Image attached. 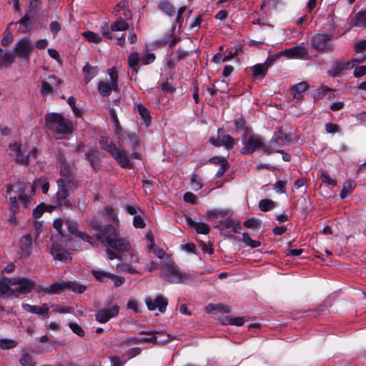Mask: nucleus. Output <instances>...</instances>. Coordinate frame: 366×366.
Listing matches in <instances>:
<instances>
[{"instance_id":"1","label":"nucleus","mask_w":366,"mask_h":366,"mask_svg":"<svg viewBox=\"0 0 366 366\" xmlns=\"http://www.w3.org/2000/svg\"><path fill=\"white\" fill-rule=\"evenodd\" d=\"M89 231L94 232L96 239L104 246L118 252H128L131 249L130 242L121 237L116 227L112 224H102L97 220H92Z\"/></svg>"},{"instance_id":"2","label":"nucleus","mask_w":366,"mask_h":366,"mask_svg":"<svg viewBox=\"0 0 366 366\" xmlns=\"http://www.w3.org/2000/svg\"><path fill=\"white\" fill-rule=\"evenodd\" d=\"M242 143L244 146L240 153L243 155L252 154L257 149H262L266 153H271L274 150V147L264 142L260 136L253 134L252 128L246 129L242 135Z\"/></svg>"},{"instance_id":"3","label":"nucleus","mask_w":366,"mask_h":366,"mask_svg":"<svg viewBox=\"0 0 366 366\" xmlns=\"http://www.w3.org/2000/svg\"><path fill=\"white\" fill-rule=\"evenodd\" d=\"M99 143L100 148L109 152L120 167L127 169L133 168V164L129 160V157L124 149H120L117 148L113 142H109L108 137L105 136L100 137Z\"/></svg>"},{"instance_id":"4","label":"nucleus","mask_w":366,"mask_h":366,"mask_svg":"<svg viewBox=\"0 0 366 366\" xmlns=\"http://www.w3.org/2000/svg\"><path fill=\"white\" fill-rule=\"evenodd\" d=\"M159 269L160 277L169 283L178 284L184 281V275L175 262L169 258L162 261Z\"/></svg>"},{"instance_id":"5","label":"nucleus","mask_w":366,"mask_h":366,"mask_svg":"<svg viewBox=\"0 0 366 366\" xmlns=\"http://www.w3.org/2000/svg\"><path fill=\"white\" fill-rule=\"evenodd\" d=\"M56 184L58 190L55 194V204L58 207L71 209L74 204V200L70 196V191H73L78 187H74L70 183H66L62 179H57Z\"/></svg>"},{"instance_id":"6","label":"nucleus","mask_w":366,"mask_h":366,"mask_svg":"<svg viewBox=\"0 0 366 366\" xmlns=\"http://www.w3.org/2000/svg\"><path fill=\"white\" fill-rule=\"evenodd\" d=\"M45 120L48 129L56 134H68L74 131L72 122L64 116H46Z\"/></svg>"},{"instance_id":"7","label":"nucleus","mask_w":366,"mask_h":366,"mask_svg":"<svg viewBox=\"0 0 366 366\" xmlns=\"http://www.w3.org/2000/svg\"><path fill=\"white\" fill-rule=\"evenodd\" d=\"M139 334L152 335L150 337H141L142 343H153L157 346L165 345L175 339V337L163 330H141Z\"/></svg>"},{"instance_id":"8","label":"nucleus","mask_w":366,"mask_h":366,"mask_svg":"<svg viewBox=\"0 0 366 366\" xmlns=\"http://www.w3.org/2000/svg\"><path fill=\"white\" fill-rule=\"evenodd\" d=\"M9 285H18L11 290V295L14 297H19V295H26L32 291L35 282L26 277H15L8 280Z\"/></svg>"},{"instance_id":"9","label":"nucleus","mask_w":366,"mask_h":366,"mask_svg":"<svg viewBox=\"0 0 366 366\" xmlns=\"http://www.w3.org/2000/svg\"><path fill=\"white\" fill-rule=\"evenodd\" d=\"M34 49L32 41L28 37H23L19 39L13 49V54L15 57L29 61Z\"/></svg>"},{"instance_id":"10","label":"nucleus","mask_w":366,"mask_h":366,"mask_svg":"<svg viewBox=\"0 0 366 366\" xmlns=\"http://www.w3.org/2000/svg\"><path fill=\"white\" fill-rule=\"evenodd\" d=\"M333 36L327 34H317L311 39L312 48L318 51L331 52L335 46L331 43Z\"/></svg>"},{"instance_id":"11","label":"nucleus","mask_w":366,"mask_h":366,"mask_svg":"<svg viewBox=\"0 0 366 366\" xmlns=\"http://www.w3.org/2000/svg\"><path fill=\"white\" fill-rule=\"evenodd\" d=\"M111 82L101 81L98 84V91L103 97H109L112 91L118 90V74L115 67L108 70Z\"/></svg>"},{"instance_id":"12","label":"nucleus","mask_w":366,"mask_h":366,"mask_svg":"<svg viewBox=\"0 0 366 366\" xmlns=\"http://www.w3.org/2000/svg\"><path fill=\"white\" fill-rule=\"evenodd\" d=\"M208 142L214 147H224L228 150L232 149L235 144L234 138L226 134L222 128L218 129L216 138L211 137Z\"/></svg>"},{"instance_id":"13","label":"nucleus","mask_w":366,"mask_h":366,"mask_svg":"<svg viewBox=\"0 0 366 366\" xmlns=\"http://www.w3.org/2000/svg\"><path fill=\"white\" fill-rule=\"evenodd\" d=\"M58 167L59 168V174L61 176V178L59 179H62L66 183H70L74 187H81L80 181L74 177V169L69 162L60 165Z\"/></svg>"},{"instance_id":"14","label":"nucleus","mask_w":366,"mask_h":366,"mask_svg":"<svg viewBox=\"0 0 366 366\" xmlns=\"http://www.w3.org/2000/svg\"><path fill=\"white\" fill-rule=\"evenodd\" d=\"M145 304L149 311L158 309L161 313H163L167 310L168 300L163 295H157L154 299L150 297L147 298L145 300Z\"/></svg>"},{"instance_id":"15","label":"nucleus","mask_w":366,"mask_h":366,"mask_svg":"<svg viewBox=\"0 0 366 366\" xmlns=\"http://www.w3.org/2000/svg\"><path fill=\"white\" fill-rule=\"evenodd\" d=\"M119 307L117 305H114L109 309H102L99 310L96 315V320L99 323H106L111 318L114 317L119 315Z\"/></svg>"},{"instance_id":"16","label":"nucleus","mask_w":366,"mask_h":366,"mask_svg":"<svg viewBox=\"0 0 366 366\" xmlns=\"http://www.w3.org/2000/svg\"><path fill=\"white\" fill-rule=\"evenodd\" d=\"M281 54L290 59H303L308 54V50L303 46H296L285 49Z\"/></svg>"},{"instance_id":"17","label":"nucleus","mask_w":366,"mask_h":366,"mask_svg":"<svg viewBox=\"0 0 366 366\" xmlns=\"http://www.w3.org/2000/svg\"><path fill=\"white\" fill-rule=\"evenodd\" d=\"M215 227L221 231L231 229L234 233H239L242 229L240 222H235L229 217L220 220L219 224Z\"/></svg>"},{"instance_id":"18","label":"nucleus","mask_w":366,"mask_h":366,"mask_svg":"<svg viewBox=\"0 0 366 366\" xmlns=\"http://www.w3.org/2000/svg\"><path fill=\"white\" fill-rule=\"evenodd\" d=\"M32 237L31 234L23 235L19 240V253L22 257H27L31 254Z\"/></svg>"},{"instance_id":"19","label":"nucleus","mask_w":366,"mask_h":366,"mask_svg":"<svg viewBox=\"0 0 366 366\" xmlns=\"http://www.w3.org/2000/svg\"><path fill=\"white\" fill-rule=\"evenodd\" d=\"M51 254L54 259L64 262H66L68 259H71L70 256L71 254L58 244H52L51 247Z\"/></svg>"},{"instance_id":"20","label":"nucleus","mask_w":366,"mask_h":366,"mask_svg":"<svg viewBox=\"0 0 366 366\" xmlns=\"http://www.w3.org/2000/svg\"><path fill=\"white\" fill-rule=\"evenodd\" d=\"M274 58H267L266 61L263 64H257L252 66L253 76L257 79L263 78L268 70V68L272 65Z\"/></svg>"},{"instance_id":"21","label":"nucleus","mask_w":366,"mask_h":366,"mask_svg":"<svg viewBox=\"0 0 366 366\" xmlns=\"http://www.w3.org/2000/svg\"><path fill=\"white\" fill-rule=\"evenodd\" d=\"M22 308L30 313L37 314L42 317L43 319L48 317L49 308L47 304L44 303L41 306L31 305L27 303L22 304Z\"/></svg>"},{"instance_id":"22","label":"nucleus","mask_w":366,"mask_h":366,"mask_svg":"<svg viewBox=\"0 0 366 366\" xmlns=\"http://www.w3.org/2000/svg\"><path fill=\"white\" fill-rule=\"evenodd\" d=\"M290 142H291L290 136L284 133L282 127H279L278 130L274 132L268 145H272L274 149L276 145H282L284 143Z\"/></svg>"},{"instance_id":"23","label":"nucleus","mask_w":366,"mask_h":366,"mask_svg":"<svg viewBox=\"0 0 366 366\" xmlns=\"http://www.w3.org/2000/svg\"><path fill=\"white\" fill-rule=\"evenodd\" d=\"M114 13L117 16L122 15V18L127 20L132 19V13L129 10V2L127 1H122L119 2L114 8Z\"/></svg>"},{"instance_id":"24","label":"nucleus","mask_w":366,"mask_h":366,"mask_svg":"<svg viewBox=\"0 0 366 366\" xmlns=\"http://www.w3.org/2000/svg\"><path fill=\"white\" fill-rule=\"evenodd\" d=\"M100 152L96 149H90L85 153L86 159L89 162L94 170L99 169L101 166Z\"/></svg>"},{"instance_id":"25","label":"nucleus","mask_w":366,"mask_h":366,"mask_svg":"<svg viewBox=\"0 0 366 366\" xmlns=\"http://www.w3.org/2000/svg\"><path fill=\"white\" fill-rule=\"evenodd\" d=\"M186 220L187 224L190 227L194 228L197 233L202 234H207L209 233L210 227L207 224L204 222H196L189 216H187Z\"/></svg>"},{"instance_id":"26","label":"nucleus","mask_w":366,"mask_h":366,"mask_svg":"<svg viewBox=\"0 0 366 366\" xmlns=\"http://www.w3.org/2000/svg\"><path fill=\"white\" fill-rule=\"evenodd\" d=\"M352 24L354 26L366 28V9L355 14Z\"/></svg>"},{"instance_id":"27","label":"nucleus","mask_w":366,"mask_h":366,"mask_svg":"<svg viewBox=\"0 0 366 366\" xmlns=\"http://www.w3.org/2000/svg\"><path fill=\"white\" fill-rule=\"evenodd\" d=\"M66 290H70L76 293L82 294L86 290V287L84 285L80 284L76 281H65Z\"/></svg>"},{"instance_id":"28","label":"nucleus","mask_w":366,"mask_h":366,"mask_svg":"<svg viewBox=\"0 0 366 366\" xmlns=\"http://www.w3.org/2000/svg\"><path fill=\"white\" fill-rule=\"evenodd\" d=\"M214 311H218L222 313H230L231 308L228 305L222 304H209L205 307V312L208 314L213 312Z\"/></svg>"},{"instance_id":"29","label":"nucleus","mask_w":366,"mask_h":366,"mask_svg":"<svg viewBox=\"0 0 366 366\" xmlns=\"http://www.w3.org/2000/svg\"><path fill=\"white\" fill-rule=\"evenodd\" d=\"M356 182L354 180H347L344 184L342 189L340 192V197L341 199L346 198L348 195H350L352 192L356 187Z\"/></svg>"},{"instance_id":"30","label":"nucleus","mask_w":366,"mask_h":366,"mask_svg":"<svg viewBox=\"0 0 366 366\" xmlns=\"http://www.w3.org/2000/svg\"><path fill=\"white\" fill-rule=\"evenodd\" d=\"M128 139L130 142V146L133 149H137L139 147V138L135 132H124V137H122V139Z\"/></svg>"},{"instance_id":"31","label":"nucleus","mask_w":366,"mask_h":366,"mask_svg":"<svg viewBox=\"0 0 366 366\" xmlns=\"http://www.w3.org/2000/svg\"><path fill=\"white\" fill-rule=\"evenodd\" d=\"M66 290L65 281L55 282L47 288V294H61Z\"/></svg>"},{"instance_id":"32","label":"nucleus","mask_w":366,"mask_h":366,"mask_svg":"<svg viewBox=\"0 0 366 366\" xmlns=\"http://www.w3.org/2000/svg\"><path fill=\"white\" fill-rule=\"evenodd\" d=\"M129 28V25L127 22L122 18V15H120V16L117 17V19L116 21L113 22L111 24V31H126Z\"/></svg>"},{"instance_id":"33","label":"nucleus","mask_w":366,"mask_h":366,"mask_svg":"<svg viewBox=\"0 0 366 366\" xmlns=\"http://www.w3.org/2000/svg\"><path fill=\"white\" fill-rule=\"evenodd\" d=\"M98 71L99 70L97 66H92L86 63L83 67V73L86 81L88 82L93 79L97 74Z\"/></svg>"},{"instance_id":"34","label":"nucleus","mask_w":366,"mask_h":366,"mask_svg":"<svg viewBox=\"0 0 366 366\" xmlns=\"http://www.w3.org/2000/svg\"><path fill=\"white\" fill-rule=\"evenodd\" d=\"M14 61V56L11 52H4L0 49V66H9Z\"/></svg>"},{"instance_id":"35","label":"nucleus","mask_w":366,"mask_h":366,"mask_svg":"<svg viewBox=\"0 0 366 366\" xmlns=\"http://www.w3.org/2000/svg\"><path fill=\"white\" fill-rule=\"evenodd\" d=\"M307 88L306 82L302 81L297 84L294 85L292 87V94L294 98L300 99L302 97V92H305Z\"/></svg>"},{"instance_id":"36","label":"nucleus","mask_w":366,"mask_h":366,"mask_svg":"<svg viewBox=\"0 0 366 366\" xmlns=\"http://www.w3.org/2000/svg\"><path fill=\"white\" fill-rule=\"evenodd\" d=\"M19 24L21 26L19 28V33L24 34L27 32L31 29L30 18L27 14L24 15L20 20L14 22V24Z\"/></svg>"},{"instance_id":"37","label":"nucleus","mask_w":366,"mask_h":366,"mask_svg":"<svg viewBox=\"0 0 366 366\" xmlns=\"http://www.w3.org/2000/svg\"><path fill=\"white\" fill-rule=\"evenodd\" d=\"M158 8L169 16H174L176 13L174 6L167 1H162L158 5Z\"/></svg>"},{"instance_id":"38","label":"nucleus","mask_w":366,"mask_h":366,"mask_svg":"<svg viewBox=\"0 0 366 366\" xmlns=\"http://www.w3.org/2000/svg\"><path fill=\"white\" fill-rule=\"evenodd\" d=\"M351 62L337 64L332 69L328 71L329 74L332 76H338L343 70L348 69L350 67Z\"/></svg>"},{"instance_id":"39","label":"nucleus","mask_w":366,"mask_h":366,"mask_svg":"<svg viewBox=\"0 0 366 366\" xmlns=\"http://www.w3.org/2000/svg\"><path fill=\"white\" fill-rule=\"evenodd\" d=\"M318 173L320 174V179L323 184L332 186H335L337 184V181L331 178L327 171L325 169H320Z\"/></svg>"},{"instance_id":"40","label":"nucleus","mask_w":366,"mask_h":366,"mask_svg":"<svg viewBox=\"0 0 366 366\" xmlns=\"http://www.w3.org/2000/svg\"><path fill=\"white\" fill-rule=\"evenodd\" d=\"M259 208L262 212H268L276 207V202L269 199H263L259 202Z\"/></svg>"},{"instance_id":"41","label":"nucleus","mask_w":366,"mask_h":366,"mask_svg":"<svg viewBox=\"0 0 366 366\" xmlns=\"http://www.w3.org/2000/svg\"><path fill=\"white\" fill-rule=\"evenodd\" d=\"M111 122L113 123L114 126V133L117 136L119 141L122 140V137H124L123 129L120 124V122L118 119V116H111Z\"/></svg>"},{"instance_id":"42","label":"nucleus","mask_w":366,"mask_h":366,"mask_svg":"<svg viewBox=\"0 0 366 366\" xmlns=\"http://www.w3.org/2000/svg\"><path fill=\"white\" fill-rule=\"evenodd\" d=\"M65 224L67 227L68 232L76 237L79 238L80 234L84 233V232H79L78 230V224L76 222L71 221L70 219H67L65 222Z\"/></svg>"},{"instance_id":"43","label":"nucleus","mask_w":366,"mask_h":366,"mask_svg":"<svg viewBox=\"0 0 366 366\" xmlns=\"http://www.w3.org/2000/svg\"><path fill=\"white\" fill-rule=\"evenodd\" d=\"M327 94H328L327 98L330 99L332 97V93L331 92L330 89L326 86H322L320 88L317 89L313 94V97L315 99H322Z\"/></svg>"},{"instance_id":"44","label":"nucleus","mask_w":366,"mask_h":366,"mask_svg":"<svg viewBox=\"0 0 366 366\" xmlns=\"http://www.w3.org/2000/svg\"><path fill=\"white\" fill-rule=\"evenodd\" d=\"M13 24H14V22H13V21L10 22L4 31V36L1 39V44L4 46H6L9 45L13 41V36L10 31V27Z\"/></svg>"},{"instance_id":"45","label":"nucleus","mask_w":366,"mask_h":366,"mask_svg":"<svg viewBox=\"0 0 366 366\" xmlns=\"http://www.w3.org/2000/svg\"><path fill=\"white\" fill-rule=\"evenodd\" d=\"M141 58L139 57V55L137 52L132 53L128 58V64L129 66L133 69L135 72H137V65L139 62Z\"/></svg>"},{"instance_id":"46","label":"nucleus","mask_w":366,"mask_h":366,"mask_svg":"<svg viewBox=\"0 0 366 366\" xmlns=\"http://www.w3.org/2000/svg\"><path fill=\"white\" fill-rule=\"evenodd\" d=\"M83 36L90 43L99 44L102 40L99 34L90 31L84 32Z\"/></svg>"},{"instance_id":"47","label":"nucleus","mask_w":366,"mask_h":366,"mask_svg":"<svg viewBox=\"0 0 366 366\" xmlns=\"http://www.w3.org/2000/svg\"><path fill=\"white\" fill-rule=\"evenodd\" d=\"M92 275L99 282H106V279H109L112 276V273L105 271L95 270L92 271Z\"/></svg>"},{"instance_id":"48","label":"nucleus","mask_w":366,"mask_h":366,"mask_svg":"<svg viewBox=\"0 0 366 366\" xmlns=\"http://www.w3.org/2000/svg\"><path fill=\"white\" fill-rule=\"evenodd\" d=\"M242 240L243 242L251 248H257L261 245V242L259 241L253 240L248 232H244L242 234Z\"/></svg>"},{"instance_id":"49","label":"nucleus","mask_w":366,"mask_h":366,"mask_svg":"<svg viewBox=\"0 0 366 366\" xmlns=\"http://www.w3.org/2000/svg\"><path fill=\"white\" fill-rule=\"evenodd\" d=\"M242 240L243 242L251 248H257L261 245V242L259 241L253 240L248 232H244L242 234Z\"/></svg>"},{"instance_id":"50","label":"nucleus","mask_w":366,"mask_h":366,"mask_svg":"<svg viewBox=\"0 0 366 366\" xmlns=\"http://www.w3.org/2000/svg\"><path fill=\"white\" fill-rule=\"evenodd\" d=\"M242 240L243 242L251 248H257L261 245V242L259 241L253 240L248 232H244L242 234Z\"/></svg>"},{"instance_id":"51","label":"nucleus","mask_w":366,"mask_h":366,"mask_svg":"<svg viewBox=\"0 0 366 366\" xmlns=\"http://www.w3.org/2000/svg\"><path fill=\"white\" fill-rule=\"evenodd\" d=\"M242 240L243 242L251 248H257L261 245V242L259 241L253 240L248 232H244L242 234Z\"/></svg>"},{"instance_id":"52","label":"nucleus","mask_w":366,"mask_h":366,"mask_svg":"<svg viewBox=\"0 0 366 366\" xmlns=\"http://www.w3.org/2000/svg\"><path fill=\"white\" fill-rule=\"evenodd\" d=\"M19 362L21 366H35L36 362L34 361L33 357L28 353L23 354L20 359Z\"/></svg>"},{"instance_id":"53","label":"nucleus","mask_w":366,"mask_h":366,"mask_svg":"<svg viewBox=\"0 0 366 366\" xmlns=\"http://www.w3.org/2000/svg\"><path fill=\"white\" fill-rule=\"evenodd\" d=\"M8 280L9 279H6V278H2L1 280H0V296L5 295L9 292V295L12 296L11 295V290H12V289L10 288L9 286V283Z\"/></svg>"},{"instance_id":"54","label":"nucleus","mask_w":366,"mask_h":366,"mask_svg":"<svg viewBox=\"0 0 366 366\" xmlns=\"http://www.w3.org/2000/svg\"><path fill=\"white\" fill-rule=\"evenodd\" d=\"M17 342L13 340L2 339L0 341V347L4 350L12 349L16 347Z\"/></svg>"},{"instance_id":"55","label":"nucleus","mask_w":366,"mask_h":366,"mask_svg":"<svg viewBox=\"0 0 366 366\" xmlns=\"http://www.w3.org/2000/svg\"><path fill=\"white\" fill-rule=\"evenodd\" d=\"M243 225L249 229H255L260 226V221L258 219L252 217L243 222Z\"/></svg>"},{"instance_id":"56","label":"nucleus","mask_w":366,"mask_h":366,"mask_svg":"<svg viewBox=\"0 0 366 366\" xmlns=\"http://www.w3.org/2000/svg\"><path fill=\"white\" fill-rule=\"evenodd\" d=\"M9 210L12 213H18L19 211V205L16 197H11L9 200Z\"/></svg>"},{"instance_id":"57","label":"nucleus","mask_w":366,"mask_h":366,"mask_svg":"<svg viewBox=\"0 0 366 366\" xmlns=\"http://www.w3.org/2000/svg\"><path fill=\"white\" fill-rule=\"evenodd\" d=\"M15 161L19 164L28 166L30 164L29 155H24L21 150V153L16 154Z\"/></svg>"},{"instance_id":"58","label":"nucleus","mask_w":366,"mask_h":366,"mask_svg":"<svg viewBox=\"0 0 366 366\" xmlns=\"http://www.w3.org/2000/svg\"><path fill=\"white\" fill-rule=\"evenodd\" d=\"M51 307H53L54 312H59V313H72L74 312V307L69 306H61L60 307L59 305H52Z\"/></svg>"},{"instance_id":"59","label":"nucleus","mask_w":366,"mask_h":366,"mask_svg":"<svg viewBox=\"0 0 366 366\" xmlns=\"http://www.w3.org/2000/svg\"><path fill=\"white\" fill-rule=\"evenodd\" d=\"M45 207H46L45 203H41L40 204L36 206L33 209V212H32L33 217L35 219L40 218L42 216L43 213L45 212Z\"/></svg>"},{"instance_id":"60","label":"nucleus","mask_w":366,"mask_h":366,"mask_svg":"<svg viewBox=\"0 0 366 366\" xmlns=\"http://www.w3.org/2000/svg\"><path fill=\"white\" fill-rule=\"evenodd\" d=\"M69 328L72 330L74 333L77 335L79 337H83L85 335L84 330L82 329L81 326H79L76 322H70L69 323Z\"/></svg>"},{"instance_id":"61","label":"nucleus","mask_w":366,"mask_h":366,"mask_svg":"<svg viewBox=\"0 0 366 366\" xmlns=\"http://www.w3.org/2000/svg\"><path fill=\"white\" fill-rule=\"evenodd\" d=\"M183 199L184 202L190 203L192 204H198L197 197L190 192H187L186 193H184L183 196Z\"/></svg>"},{"instance_id":"62","label":"nucleus","mask_w":366,"mask_h":366,"mask_svg":"<svg viewBox=\"0 0 366 366\" xmlns=\"http://www.w3.org/2000/svg\"><path fill=\"white\" fill-rule=\"evenodd\" d=\"M53 88L50 83L47 81L41 82V93L42 95H51L52 94Z\"/></svg>"},{"instance_id":"63","label":"nucleus","mask_w":366,"mask_h":366,"mask_svg":"<svg viewBox=\"0 0 366 366\" xmlns=\"http://www.w3.org/2000/svg\"><path fill=\"white\" fill-rule=\"evenodd\" d=\"M79 238L84 240V242H86L89 243L93 247H97L98 244L97 242L96 237L94 238L92 236H90L87 234L86 232H84L83 234H80Z\"/></svg>"},{"instance_id":"64","label":"nucleus","mask_w":366,"mask_h":366,"mask_svg":"<svg viewBox=\"0 0 366 366\" xmlns=\"http://www.w3.org/2000/svg\"><path fill=\"white\" fill-rule=\"evenodd\" d=\"M325 130L327 133L335 134L340 132V127L337 124L327 122L325 124Z\"/></svg>"}]
</instances>
